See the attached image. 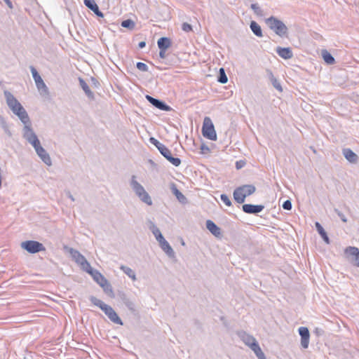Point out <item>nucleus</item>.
Here are the masks:
<instances>
[{"label": "nucleus", "mask_w": 359, "mask_h": 359, "mask_svg": "<svg viewBox=\"0 0 359 359\" xmlns=\"http://www.w3.org/2000/svg\"><path fill=\"white\" fill-rule=\"evenodd\" d=\"M100 286L103 289L105 293L108 294L109 295L113 294L112 287L107 278L104 280V282H102Z\"/></svg>", "instance_id": "obj_33"}, {"label": "nucleus", "mask_w": 359, "mask_h": 359, "mask_svg": "<svg viewBox=\"0 0 359 359\" xmlns=\"http://www.w3.org/2000/svg\"><path fill=\"white\" fill-rule=\"evenodd\" d=\"M276 53L278 55L284 59H288L292 57V50L290 48H282L278 46L276 48Z\"/></svg>", "instance_id": "obj_27"}, {"label": "nucleus", "mask_w": 359, "mask_h": 359, "mask_svg": "<svg viewBox=\"0 0 359 359\" xmlns=\"http://www.w3.org/2000/svg\"><path fill=\"white\" fill-rule=\"evenodd\" d=\"M236 168H237L238 169H239V168H241V164H239V163H238V162H236Z\"/></svg>", "instance_id": "obj_58"}, {"label": "nucleus", "mask_w": 359, "mask_h": 359, "mask_svg": "<svg viewBox=\"0 0 359 359\" xmlns=\"http://www.w3.org/2000/svg\"><path fill=\"white\" fill-rule=\"evenodd\" d=\"M342 154L350 163H356L358 161L357 154L349 148L343 149Z\"/></svg>", "instance_id": "obj_21"}, {"label": "nucleus", "mask_w": 359, "mask_h": 359, "mask_svg": "<svg viewBox=\"0 0 359 359\" xmlns=\"http://www.w3.org/2000/svg\"><path fill=\"white\" fill-rule=\"evenodd\" d=\"M264 209V206L263 205L244 204L242 206L243 211L247 214H257Z\"/></svg>", "instance_id": "obj_16"}, {"label": "nucleus", "mask_w": 359, "mask_h": 359, "mask_svg": "<svg viewBox=\"0 0 359 359\" xmlns=\"http://www.w3.org/2000/svg\"><path fill=\"white\" fill-rule=\"evenodd\" d=\"M4 128H5V131H6V133L9 136H11V131L8 130V128H7V126H5V127H4Z\"/></svg>", "instance_id": "obj_57"}, {"label": "nucleus", "mask_w": 359, "mask_h": 359, "mask_svg": "<svg viewBox=\"0 0 359 359\" xmlns=\"http://www.w3.org/2000/svg\"><path fill=\"white\" fill-rule=\"evenodd\" d=\"M146 46V42L145 41H140L138 44V46L140 48H144Z\"/></svg>", "instance_id": "obj_55"}, {"label": "nucleus", "mask_w": 359, "mask_h": 359, "mask_svg": "<svg viewBox=\"0 0 359 359\" xmlns=\"http://www.w3.org/2000/svg\"><path fill=\"white\" fill-rule=\"evenodd\" d=\"M320 236L327 244L330 243V238L326 232H325L324 234L320 235Z\"/></svg>", "instance_id": "obj_47"}, {"label": "nucleus", "mask_w": 359, "mask_h": 359, "mask_svg": "<svg viewBox=\"0 0 359 359\" xmlns=\"http://www.w3.org/2000/svg\"><path fill=\"white\" fill-rule=\"evenodd\" d=\"M121 26L124 28H128V29L132 30L135 28V24L133 20L128 19L122 21Z\"/></svg>", "instance_id": "obj_36"}, {"label": "nucleus", "mask_w": 359, "mask_h": 359, "mask_svg": "<svg viewBox=\"0 0 359 359\" xmlns=\"http://www.w3.org/2000/svg\"><path fill=\"white\" fill-rule=\"evenodd\" d=\"M250 348L255 353L258 359H266L257 341L253 344Z\"/></svg>", "instance_id": "obj_29"}, {"label": "nucleus", "mask_w": 359, "mask_h": 359, "mask_svg": "<svg viewBox=\"0 0 359 359\" xmlns=\"http://www.w3.org/2000/svg\"><path fill=\"white\" fill-rule=\"evenodd\" d=\"M170 189L172 193L176 196L177 200L183 204H185L187 203V198L185 197V196L177 189L175 184L172 183L170 186Z\"/></svg>", "instance_id": "obj_22"}, {"label": "nucleus", "mask_w": 359, "mask_h": 359, "mask_svg": "<svg viewBox=\"0 0 359 359\" xmlns=\"http://www.w3.org/2000/svg\"><path fill=\"white\" fill-rule=\"evenodd\" d=\"M160 153L173 165L177 167L181 164L180 158L173 157L170 150L168 147H165L164 149H162V151Z\"/></svg>", "instance_id": "obj_15"}, {"label": "nucleus", "mask_w": 359, "mask_h": 359, "mask_svg": "<svg viewBox=\"0 0 359 359\" xmlns=\"http://www.w3.org/2000/svg\"><path fill=\"white\" fill-rule=\"evenodd\" d=\"M22 136L30 144L32 145L35 151L41 146L37 135L32 128V126L23 127Z\"/></svg>", "instance_id": "obj_5"}, {"label": "nucleus", "mask_w": 359, "mask_h": 359, "mask_svg": "<svg viewBox=\"0 0 359 359\" xmlns=\"http://www.w3.org/2000/svg\"><path fill=\"white\" fill-rule=\"evenodd\" d=\"M283 208L285 210H291L292 209V202L290 200L285 201L283 204Z\"/></svg>", "instance_id": "obj_44"}, {"label": "nucleus", "mask_w": 359, "mask_h": 359, "mask_svg": "<svg viewBox=\"0 0 359 359\" xmlns=\"http://www.w3.org/2000/svg\"><path fill=\"white\" fill-rule=\"evenodd\" d=\"M266 25L280 37H284L287 34L288 29L287 26L278 18L271 16L265 20Z\"/></svg>", "instance_id": "obj_4"}, {"label": "nucleus", "mask_w": 359, "mask_h": 359, "mask_svg": "<svg viewBox=\"0 0 359 359\" xmlns=\"http://www.w3.org/2000/svg\"><path fill=\"white\" fill-rule=\"evenodd\" d=\"M89 299L93 305L99 307L111 322L120 325H123L122 320L111 306L106 304L94 296H90Z\"/></svg>", "instance_id": "obj_1"}, {"label": "nucleus", "mask_w": 359, "mask_h": 359, "mask_svg": "<svg viewBox=\"0 0 359 359\" xmlns=\"http://www.w3.org/2000/svg\"><path fill=\"white\" fill-rule=\"evenodd\" d=\"M120 269L126 273L128 277H130L133 280H136V274L135 272L130 267L121 265L120 266Z\"/></svg>", "instance_id": "obj_30"}, {"label": "nucleus", "mask_w": 359, "mask_h": 359, "mask_svg": "<svg viewBox=\"0 0 359 359\" xmlns=\"http://www.w3.org/2000/svg\"><path fill=\"white\" fill-rule=\"evenodd\" d=\"M149 142H150L152 144H154V146H156L157 144H159V141H158V140H157L155 137H150V138H149Z\"/></svg>", "instance_id": "obj_51"}, {"label": "nucleus", "mask_w": 359, "mask_h": 359, "mask_svg": "<svg viewBox=\"0 0 359 359\" xmlns=\"http://www.w3.org/2000/svg\"><path fill=\"white\" fill-rule=\"evenodd\" d=\"M69 252L73 260L81 266L82 270L85 271L88 268H90V263L78 250L70 248H69Z\"/></svg>", "instance_id": "obj_8"}, {"label": "nucleus", "mask_w": 359, "mask_h": 359, "mask_svg": "<svg viewBox=\"0 0 359 359\" xmlns=\"http://www.w3.org/2000/svg\"><path fill=\"white\" fill-rule=\"evenodd\" d=\"M149 229L151 231L152 233L154 232H155V230L158 231L159 229L155 225V224L154 222H152L151 221H149Z\"/></svg>", "instance_id": "obj_45"}, {"label": "nucleus", "mask_w": 359, "mask_h": 359, "mask_svg": "<svg viewBox=\"0 0 359 359\" xmlns=\"http://www.w3.org/2000/svg\"><path fill=\"white\" fill-rule=\"evenodd\" d=\"M269 79L271 82V84L273 85V86L276 89L278 90V91L280 92H282L283 91V88H282V86L280 83V82L278 81V79L274 76V75L273 74V73L271 72H270L269 73Z\"/></svg>", "instance_id": "obj_32"}, {"label": "nucleus", "mask_w": 359, "mask_h": 359, "mask_svg": "<svg viewBox=\"0 0 359 359\" xmlns=\"http://www.w3.org/2000/svg\"><path fill=\"white\" fill-rule=\"evenodd\" d=\"M36 153L45 164L49 166L52 165V161L50 155L42 146L36 151Z\"/></svg>", "instance_id": "obj_19"}, {"label": "nucleus", "mask_w": 359, "mask_h": 359, "mask_svg": "<svg viewBox=\"0 0 359 359\" xmlns=\"http://www.w3.org/2000/svg\"><path fill=\"white\" fill-rule=\"evenodd\" d=\"M166 50H160L159 51V57L161 58V59H164L166 57Z\"/></svg>", "instance_id": "obj_50"}, {"label": "nucleus", "mask_w": 359, "mask_h": 359, "mask_svg": "<svg viewBox=\"0 0 359 359\" xmlns=\"http://www.w3.org/2000/svg\"><path fill=\"white\" fill-rule=\"evenodd\" d=\"M130 187L133 191L135 193L137 196L142 201L143 203H146L148 205H152V200L149 194L145 191L144 188L142 185H141L137 180L136 176L133 175L130 180Z\"/></svg>", "instance_id": "obj_2"}, {"label": "nucleus", "mask_w": 359, "mask_h": 359, "mask_svg": "<svg viewBox=\"0 0 359 359\" xmlns=\"http://www.w3.org/2000/svg\"><path fill=\"white\" fill-rule=\"evenodd\" d=\"M320 236L327 244L330 243V238L326 232H325L324 234L320 235Z\"/></svg>", "instance_id": "obj_48"}, {"label": "nucleus", "mask_w": 359, "mask_h": 359, "mask_svg": "<svg viewBox=\"0 0 359 359\" xmlns=\"http://www.w3.org/2000/svg\"><path fill=\"white\" fill-rule=\"evenodd\" d=\"M217 81L222 84H224V83H227V81H228V78L225 74L224 68L219 69V76L217 77Z\"/></svg>", "instance_id": "obj_34"}, {"label": "nucleus", "mask_w": 359, "mask_h": 359, "mask_svg": "<svg viewBox=\"0 0 359 359\" xmlns=\"http://www.w3.org/2000/svg\"><path fill=\"white\" fill-rule=\"evenodd\" d=\"M299 334L301 337V346L304 349H306L309 345L310 332L306 327H300L298 329Z\"/></svg>", "instance_id": "obj_13"}, {"label": "nucleus", "mask_w": 359, "mask_h": 359, "mask_svg": "<svg viewBox=\"0 0 359 359\" xmlns=\"http://www.w3.org/2000/svg\"><path fill=\"white\" fill-rule=\"evenodd\" d=\"M182 29L185 32H189L192 30V27L190 24H189L187 22H184L182 25Z\"/></svg>", "instance_id": "obj_43"}, {"label": "nucleus", "mask_w": 359, "mask_h": 359, "mask_svg": "<svg viewBox=\"0 0 359 359\" xmlns=\"http://www.w3.org/2000/svg\"><path fill=\"white\" fill-rule=\"evenodd\" d=\"M11 111L15 115H16L19 118L21 122L24 124V126H32L29 116L22 104H19L18 107H15Z\"/></svg>", "instance_id": "obj_9"}, {"label": "nucleus", "mask_w": 359, "mask_h": 359, "mask_svg": "<svg viewBox=\"0 0 359 359\" xmlns=\"http://www.w3.org/2000/svg\"><path fill=\"white\" fill-rule=\"evenodd\" d=\"M30 71L32 74V77L35 81L36 88L40 90H42L45 93H48V88L44 81H43L42 78L38 73L37 70L35 69L34 67L30 66Z\"/></svg>", "instance_id": "obj_10"}, {"label": "nucleus", "mask_w": 359, "mask_h": 359, "mask_svg": "<svg viewBox=\"0 0 359 359\" xmlns=\"http://www.w3.org/2000/svg\"><path fill=\"white\" fill-rule=\"evenodd\" d=\"M250 8L253 10L256 15H262L263 11L257 4H252Z\"/></svg>", "instance_id": "obj_37"}, {"label": "nucleus", "mask_w": 359, "mask_h": 359, "mask_svg": "<svg viewBox=\"0 0 359 359\" xmlns=\"http://www.w3.org/2000/svg\"><path fill=\"white\" fill-rule=\"evenodd\" d=\"M314 333L317 336H321V335H323L324 334V330L323 329H321V328L316 327L314 330Z\"/></svg>", "instance_id": "obj_49"}, {"label": "nucleus", "mask_w": 359, "mask_h": 359, "mask_svg": "<svg viewBox=\"0 0 359 359\" xmlns=\"http://www.w3.org/2000/svg\"><path fill=\"white\" fill-rule=\"evenodd\" d=\"M315 226L320 236L324 234V233L326 232L323 227L322 226V225L318 222H316Z\"/></svg>", "instance_id": "obj_41"}, {"label": "nucleus", "mask_w": 359, "mask_h": 359, "mask_svg": "<svg viewBox=\"0 0 359 359\" xmlns=\"http://www.w3.org/2000/svg\"><path fill=\"white\" fill-rule=\"evenodd\" d=\"M157 45L159 50H167L172 45L171 39L168 37H161L158 41Z\"/></svg>", "instance_id": "obj_25"}, {"label": "nucleus", "mask_w": 359, "mask_h": 359, "mask_svg": "<svg viewBox=\"0 0 359 359\" xmlns=\"http://www.w3.org/2000/svg\"><path fill=\"white\" fill-rule=\"evenodd\" d=\"M321 56H322L323 59L324 60V61L327 65H334L335 63L334 57L326 49H323L321 50Z\"/></svg>", "instance_id": "obj_28"}, {"label": "nucleus", "mask_w": 359, "mask_h": 359, "mask_svg": "<svg viewBox=\"0 0 359 359\" xmlns=\"http://www.w3.org/2000/svg\"><path fill=\"white\" fill-rule=\"evenodd\" d=\"M206 228L215 236L219 237L221 236V229L218 227L212 220L206 221Z\"/></svg>", "instance_id": "obj_23"}, {"label": "nucleus", "mask_w": 359, "mask_h": 359, "mask_svg": "<svg viewBox=\"0 0 359 359\" xmlns=\"http://www.w3.org/2000/svg\"><path fill=\"white\" fill-rule=\"evenodd\" d=\"M220 198H221V201L227 206L231 205V201L229 197L226 194H222L220 196Z\"/></svg>", "instance_id": "obj_38"}, {"label": "nucleus", "mask_w": 359, "mask_h": 359, "mask_svg": "<svg viewBox=\"0 0 359 359\" xmlns=\"http://www.w3.org/2000/svg\"><path fill=\"white\" fill-rule=\"evenodd\" d=\"M85 271L89 273L99 285H100L102 282H104V280L106 279V278L100 271L96 269H93L91 266H90V268H88Z\"/></svg>", "instance_id": "obj_17"}, {"label": "nucleus", "mask_w": 359, "mask_h": 359, "mask_svg": "<svg viewBox=\"0 0 359 359\" xmlns=\"http://www.w3.org/2000/svg\"><path fill=\"white\" fill-rule=\"evenodd\" d=\"M153 234L158 243L165 239L159 229L158 231L155 230V232H154Z\"/></svg>", "instance_id": "obj_40"}, {"label": "nucleus", "mask_w": 359, "mask_h": 359, "mask_svg": "<svg viewBox=\"0 0 359 359\" xmlns=\"http://www.w3.org/2000/svg\"><path fill=\"white\" fill-rule=\"evenodd\" d=\"M136 67L141 72H147L148 71V66L145 63L138 62L136 64Z\"/></svg>", "instance_id": "obj_39"}, {"label": "nucleus", "mask_w": 359, "mask_h": 359, "mask_svg": "<svg viewBox=\"0 0 359 359\" xmlns=\"http://www.w3.org/2000/svg\"><path fill=\"white\" fill-rule=\"evenodd\" d=\"M79 84L83 90L85 92L87 97L90 99L93 100L95 99L94 93L90 90L88 85L86 83V82L82 79L79 78Z\"/></svg>", "instance_id": "obj_26"}, {"label": "nucleus", "mask_w": 359, "mask_h": 359, "mask_svg": "<svg viewBox=\"0 0 359 359\" xmlns=\"http://www.w3.org/2000/svg\"><path fill=\"white\" fill-rule=\"evenodd\" d=\"M67 194V196L71 199V201H75V198H74V196L71 194V193L69 191H68Z\"/></svg>", "instance_id": "obj_56"}, {"label": "nucleus", "mask_w": 359, "mask_h": 359, "mask_svg": "<svg viewBox=\"0 0 359 359\" xmlns=\"http://www.w3.org/2000/svg\"><path fill=\"white\" fill-rule=\"evenodd\" d=\"M250 27L255 35L262 36V28L255 21H251Z\"/></svg>", "instance_id": "obj_31"}, {"label": "nucleus", "mask_w": 359, "mask_h": 359, "mask_svg": "<svg viewBox=\"0 0 359 359\" xmlns=\"http://www.w3.org/2000/svg\"><path fill=\"white\" fill-rule=\"evenodd\" d=\"M334 211L336 212V214L339 216V217L341 219L343 222H347V218L345 216L344 213H342L340 210H339L337 208H334Z\"/></svg>", "instance_id": "obj_42"}, {"label": "nucleus", "mask_w": 359, "mask_h": 359, "mask_svg": "<svg viewBox=\"0 0 359 359\" xmlns=\"http://www.w3.org/2000/svg\"><path fill=\"white\" fill-rule=\"evenodd\" d=\"M202 133L203 135L210 140H217V134L215 130L214 125L209 117H205L203 120V127H202Z\"/></svg>", "instance_id": "obj_6"}, {"label": "nucleus", "mask_w": 359, "mask_h": 359, "mask_svg": "<svg viewBox=\"0 0 359 359\" xmlns=\"http://www.w3.org/2000/svg\"><path fill=\"white\" fill-rule=\"evenodd\" d=\"M156 147L158 149L159 152H161L162 151V149H164L165 146L159 142V144H157L156 145Z\"/></svg>", "instance_id": "obj_52"}, {"label": "nucleus", "mask_w": 359, "mask_h": 359, "mask_svg": "<svg viewBox=\"0 0 359 359\" xmlns=\"http://www.w3.org/2000/svg\"><path fill=\"white\" fill-rule=\"evenodd\" d=\"M118 297L122 302L126 306V307L131 311H135V306L133 302H132L124 292H119Z\"/></svg>", "instance_id": "obj_24"}, {"label": "nucleus", "mask_w": 359, "mask_h": 359, "mask_svg": "<svg viewBox=\"0 0 359 359\" xmlns=\"http://www.w3.org/2000/svg\"><path fill=\"white\" fill-rule=\"evenodd\" d=\"M4 93L6 97V104L11 110L18 107L19 104H21L11 92L5 90Z\"/></svg>", "instance_id": "obj_18"}, {"label": "nucleus", "mask_w": 359, "mask_h": 359, "mask_svg": "<svg viewBox=\"0 0 359 359\" xmlns=\"http://www.w3.org/2000/svg\"><path fill=\"white\" fill-rule=\"evenodd\" d=\"M159 245L161 248L163 250V251L170 257V258H174L175 257V253L169 244V243L164 239L163 241H161L159 243Z\"/></svg>", "instance_id": "obj_20"}, {"label": "nucleus", "mask_w": 359, "mask_h": 359, "mask_svg": "<svg viewBox=\"0 0 359 359\" xmlns=\"http://www.w3.org/2000/svg\"><path fill=\"white\" fill-rule=\"evenodd\" d=\"M6 4L10 8H13V4L11 0H4Z\"/></svg>", "instance_id": "obj_54"}, {"label": "nucleus", "mask_w": 359, "mask_h": 359, "mask_svg": "<svg viewBox=\"0 0 359 359\" xmlns=\"http://www.w3.org/2000/svg\"><path fill=\"white\" fill-rule=\"evenodd\" d=\"M98 17H103V13L100 11L99 8L93 12Z\"/></svg>", "instance_id": "obj_53"}, {"label": "nucleus", "mask_w": 359, "mask_h": 359, "mask_svg": "<svg viewBox=\"0 0 359 359\" xmlns=\"http://www.w3.org/2000/svg\"><path fill=\"white\" fill-rule=\"evenodd\" d=\"M344 252L348 256H350L351 262L358 267H359V249L356 247H347Z\"/></svg>", "instance_id": "obj_11"}, {"label": "nucleus", "mask_w": 359, "mask_h": 359, "mask_svg": "<svg viewBox=\"0 0 359 359\" xmlns=\"http://www.w3.org/2000/svg\"><path fill=\"white\" fill-rule=\"evenodd\" d=\"M146 99L155 107H156L158 109L169 111L172 109L171 107L165 104L163 101L154 98L149 95H146Z\"/></svg>", "instance_id": "obj_14"}, {"label": "nucleus", "mask_w": 359, "mask_h": 359, "mask_svg": "<svg viewBox=\"0 0 359 359\" xmlns=\"http://www.w3.org/2000/svg\"><path fill=\"white\" fill-rule=\"evenodd\" d=\"M21 248L29 253L35 254L39 252L45 251L43 245L36 241H26L21 243Z\"/></svg>", "instance_id": "obj_7"}, {"label": "nucleus", "mask_w": 359, "mask_h": 359, "mask_svg": "<svg viewBox=\"0 0 359 359\" xmlns=\"http://www.w3.org/2000/svg\"><path fill=\"white\" fill-rule=\"evenodd\" d=\"M236 168H237L238 169H239V168H241V164H239V163H238V162H236Z\"/></svg>", "instance_id": "obj_59"}, {"label": "nucleus", "mask_w": 359, "mask_h": 359, "mask_svg": "<svg viewBox=\"0 0 359 359\" xmlns=\"http://www.w3.org/2000/svg\"><path fill=\"white\" fill-rule=\"evenodd\" d=\"M84 4L93 12H94L99 8L95 0H84Z\"/></svg>", "instance_id": "obj_35"}, {"label": "nucleus", "mask_w": 359, "mask_h": 359, "mask_svg": "<svg viewBox=\"0 0 359 359\" xmlns=\"http://www.w3.org/2000/svg\"><path fill=\"white\" fill-rule=\"evenodd\" d=\"M256 187L252 184H244L236 188L233 191V198L238 203H243L247 196L253 194Z\"/></svg>", "instance_id": "obj_3"}, {"label": "nucleus", "mask_w": 359, "mask_h": 359, "mask_svg": "<svg viewBox=\"0 0 359 359\" xmlns=\"http://www.w3.org/2000/svg\"><path fill=\"white\" fill-rule=\"evenodd\" d=\"M202 154H206L210 151L209 147L205 144H202L200 147Z\"/></svg>", "instance_id": "obj_46"}, {"label": "nucleus", "mask_w": 359, "mask_h": 359, "mask_svg": "<svg viewBox=\"0 0 359 359\" xmlns=\"http://www.w3.org/2000/svg\"><path fill=\"white\" fill-rule=\"evenodd\" d=\"M236 333L241 340L249 348L257 341L252 335L247 333L244 330H238Z\"/></svg>", "instance_id": "obj_12"}]
</instances>
